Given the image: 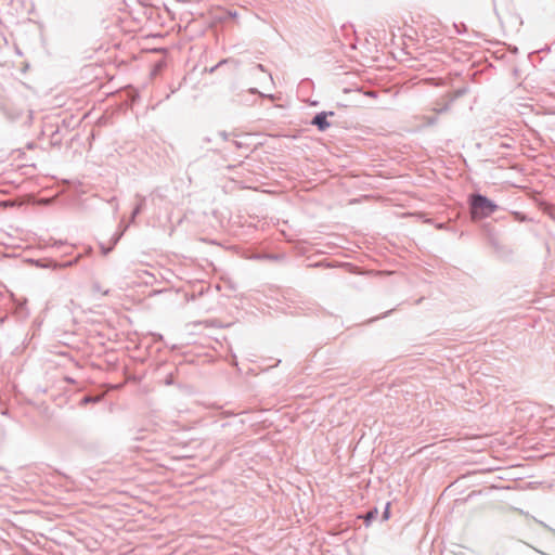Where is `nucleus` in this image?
Segmentation results:
<instances>
[{"label":"nucleus","instance_id":"nucleus-1","mask_svg":"<svg viewBox=\"0 0 555 555\" xmlns=\"http://www.w3.org/2000/svg\"><path fill=\"white\" fill-rule=\"evenodd\" d=\"M496 206L488 198L481 195H475L472 202V217L482 219L495 210Z\"/></svg>","mask_w":555,"mask_h":555},{"label":"nucleus","instance_id":"nucleus-2","mask_svg":"<svg viewBox=\"0 0 555 555\" xmlns=\"http://www.w3.org/2000/svg\"><path fill=\"white\" fill-rule=\"evenodd\" d=\"M312 124L318 126L320 130H325L330 126L325 113L318 114L313 118Z\"/></svg>","mask_w":555,"mask_h":555},{"label":"nucleus","instance_id":"nucleus-3","mask_svg":"<svg viewBox=\"0 0 555 555\" xmlns=\"http://www.w3.org/2000/svg\"><path fill=\"white\" fill-rule=\"evenodd\" d=\"M376 515H377V508H374V509L370 511V512L365 515V517H364V519H365L366 524H370V522H371V520H372V519H374V518L376 517Z\"/></svg>","mask_w":555,"mask_h":555},{"label":"nucleus","instance_id":"nucleus-4","mask_svg":"<svg viewBox=\"0 0 555 555\" xmlns=\"http://www.w3.org/2000/svg\"><path fill=\"white\" fill-rule=\"evenodd\" d=\"M389 516H390V503H387L385 512L383 514V518L385 520H387L389 518Z\"/></svg>","mask_w":555,"mask_h":555},{"label":"nucleus","instance_id":"nucleus-5","mask_svg":"<svg viewBox=\"0 0 555 555\" xmlns=\"http://www.w3.org/2000/svg\"><path fill=\"white\" fill-rule=\"evenodd\" d=\"M98 400H99V398H98V397H96V398L85 397V398L82 399V401H81V404H87L88 402H95V401H98Z\"/></svg>","mask_w":555,"mask_h":555}]
</instances>
